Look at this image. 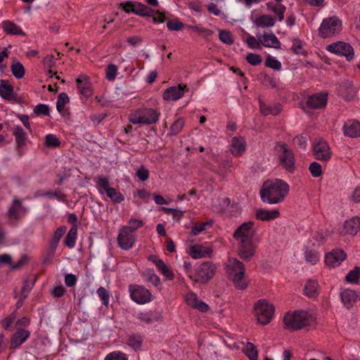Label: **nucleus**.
<instances>
[{
    "instance_id": "22",
    "label": "nucleus",
    "mask_w": 360,
    "mask_h": 360,
    "mask_svg": "<svg viewBox=\"0 0 360 360\" xmlns=\"http://www.w3.org/2000/svg\"><path fill=\"white\" fill-rule=\"evenodd\" d=\"M0 96L8 101H17V95L14 93L13 86L4 79L0 81Z\"/></svg>"
},
{
    "instance_id": "10",
    "label": "nucleus",
    "mask_w": 360,
    "mask_h": 360,
    "mask_svg": "<svg viewBox=\"0 0 360 360\" xmlns=\"http://www.w3.org/2000/svg\"><path fill=\"white\" fill-rule=\"evenodd\" d=\"M119 8H122L125 13H133L143 17H152L155 13V10L137 1H127L120 3Z\"/></svg>"
},
{
    "instance_id": "15",
    "label": "nucleus",
    "mask_w": 360,
    "mask_h": 360,
    "mask_svg": "<svg viewBox=\"0 0 360 360\" xmlns=\"http://www.w3.org/2000/svg\"><path fill=\"white\" fill-rule=\"evenodd\" d=\"M66 230V226H61L55 231L50 241L47 255L46 256L44 260V263H46L49 261H50L54 256L59 241L61 237L65 234Z\"/></svg>"
},
{
    "instance_id": "2",
    "label": "nucleus",
    "mask_w": 360,
    "mask_h": 360,
    "mask_svg": "<svg viewBox=\"0 0 360 360\" xmlns=\"http://www.w3.org/2000/svg\"><path fill=\"white\" fill-rule=\"evenodd\" d=\"M290 191L289 185L282 179L266 181L260 189L262 200L268 204H278L283 202Z\"/></svg>"
},
{
    "instance_id": "13",
    "label": "nucleus",
    "mask_w": 360,
    "mask_h": 360,
    "mask_svg": "<svg viewBox=\"0 0 360 360\" xmlns=\"http://www.w3.org/2000/svg\"><path fill=\"white\" fill-rule=\"evenodd\" d=\"M96 183L98 185L105 191L106 195L115 203H120L124 198L123 195L117 191L115 188L110 187V184L108 178L103 176L96 177Z\"/></svg>"
},
{
    "instance_id": "55",
    "label": "nucleus",
    "mask_w": 360,
    "mask_h": 360,
    "mask_svg": "<svg viewBox=\"0 0 360 360\" xmlns=\"http://www.w3.org/2000/svg\"><path fill=\"white\" fill-rule=\"evenodd\" d=\"M309 169L314 177H319L322 174L321 165L317 162H311Z\"/></svg>"
},
{
    "instance_id": "11",
    "label": "nucleus",
    "mask_w": 360,
    "mask_h": 360,
    "mask_svg": "<svg viewBox=\"0 0 360 360\" xmlns=\"http://www.w3.org/2000/svg\"><path fill=\"white\" fill-rule=\"evenodd\" d=\"M326 50L338 56H345L347 60H351L354 56L352 46L343 41L332 43L326 46Z\"/></svg>"
},
{
    "instance_id": "21",
    "label": "nucleus",
    "mask_w": 360,
    "mask_h": 360,
    "mask_svg": "<svg viewBox=\"0 0 360 360\" xmlns=\"http://www.w3.org/2000/svg\"><path fill=\"white\" fill-rule=\"evenodd\" d=\"M30 336L29 330L19 328L12 335L10 341V348L16 349L24 343Z\"/></svg>"
},
{
    "instance_id": "36",
    "label": "nucleus",
    "mask_w": 360,
    "mask_h": 360,
    "mask_svg": "<svg viewBox=\"0 0 360 360\" xmlns=\"http://www.w3.org/2000/svg\"><path fill=\"white\" fill-rule=\"evenodd\" d=\"M77 236V228L72 226L68 231L64 240V244L69 248H72L75 245V241Z\"/></svg>"
},
{
    "instance_id": "41",
    "label": "nucleus",
    "mask_w": 360,
    "mask_h": 360,
    "mask_svg": "<svg viewBox=\"0 0 360 360\" xmlns=\"http://www.w3.org/2000/svg\"><path fill=\"white\" fill-rule=\"evenodd\" d=\"M70 98L66 93H60L58 96L56 102V108L59 112H61L65 105L69 103Z\"/></svg>"
},
{
    "instance_id": "40",
    "label": "nucleus",
    "mask_w": 360,
    "mask_h": 360,
    "mask_svg": "<svg viewBox=\"0 0 360 360\" xmlns=\"http://www.w3.org/2000/svg\"><path fill=\"white\" fill-rule=\"evenodd\" d=\"M245 353L250 360H257L258 359L257 349L255 345L252 342H248L246 344Z\"/></svg>"
},
{
    "instance_id": "60",
    "label": "nucleus",
    "mask_w": 360,
    "mask_h": 360,
    "mask_svg": "<svg viewBox=\"0 0 360 360\" xmlns=\"http://www.w3.org/2000/svg\"><path fill=\"white\" fill-rule=\"evenodd\" d=\"M35 281H29L27 279H25L23 281V285L21 289V295H23V297H27L31 289L32 288Z\"/></svg>"
},
{
    "instance_id": "45",
    "label": "nucleus",
    "mask_w": 360,
    "mask_h": 360,
    "mask_svg": "<svg viewBox=\"0 0 360 360\" xmlns=\"http://www.w3.org/2000/svg\"><path fill=\"white\" fill-rule=\"evenodd\" d=\"M360 277V267L356 266L346 276V281L350 283H356Z\"/></svg>"
},
{
    "instance_id": "12",
    "label": "nucleus",
    "mask_w": 360,
    "mask_h": 360,
    "mask_svg": "<svg viewBox=\"0 0 360 360\" xmlns=\"http://www.w3.org/2000/svg\"><path fill=\"white\" fill-rule=\"evenodd\" d=\"M129 291L132 300L138 304H143L152 300L150 292L141 285H130Z\"/></svg>"
},
{
    "instance_id": "6",
    "label": "nucleus",
    "mask_w": 360,
    "mask_h": 360,
    "mask_svg": "<svg viewBox=\"0 0 360 360\" xmlns=\"http://www.w3.org/2000/svg\"><path fill=\"white\" fill-rule=\"evenodd\" d=\"M283 321L286 328L295 330L310 325V316L304 311H295L292 314L287 313Z\"/></svg>"
},
{
    "instance_id": "49",
    "label": "nucleus",
    "mask_w": 360,
    "mask_h": 360,
    "mask_svg": "<svg viewBox=\"0 0 360 360\" xmlns=\"http://www.w3.org/2000/svg\"><path fill=\"white\" fill-rule=\"evenodd\" d=\"M245 42L248 46L252 49H261V42L260 39L257 37H255L253 36H248L245 40Z\"/></svg>"
},
{
    "instance_id": "47",
    "label": "nucleus",
    "mask_w": 360,
    "mask_h": 360,
    "mask_svg": "<svg viewBox=\"0 0 360 360\" xmlns=\"http://www.w3.org/2000/svg\"><path fill=\"white\" fill-rule=\"evenodd\" d=\"M45 144L47 147L56 148L60 145V142L56 135L50 134L45 137Z\"/></svg>"
},
{
    "instance_id": "35",
    "label": "nucleus",
    "mask_w": 360,
    "mask_h": 360,
    "mask_svg": "<svg viewBox=\"0 0 360 360\" xmlns=\"http://www.w3.org/2000/svg\"><path fill=\"white\" fill-rule=\"evenodd\" d=\"M255 24L258 27H270L274 25L275 20L271 15H262L255 19Z\"/></svg>"
},
{
    "instance_id": "57",
    "label": "nucleus",
    "mask_w": 360,
    "mask_h": 360,
    "mask_svg": "<svg viewBox=\"0 0 360 360\" xmlns=\"http://www.w3.org/2000/svg\"><path fill=\"white\" fill-rule=\"evenodd\" d=\"M117 73V67L114 64H110L106 69V78L109 81L115 80Z\"/></svg>"
},
{
    "instance_id": "14",
    "label": "nucleus",
    "mask_w": 360,
    "mask_h": 360,
    "mask_svg": "<svg viewBox=\"0 0 360 360\" xmlns=\"http://www.w3.org/2000/svg\"><path fill=\"white\" fill-rule=\"evenodd\" d=\"M117 244L120 248L124 250H130L136 241L135 236L128 231L126 227H121L117 236Z\"/></svg>"
},
{
    "instance_id": "51",
    "label": "nucleus",
    "mask_w": 360,
    "mask_h": 360,
    "mask_svg": "<svg viewBox=\"0 0 360 360\" xmlns=\"http://www.w3.org/2000/svg\"><path fill=\"white\" fill-rule=\"evenodd\" d=\"M184 126V120L182 118L177 119L171 126V134L174 136L180 133Z\"/></svg>"
},
{
    "instance_id": "34",
    "label": "nucleus",
    "mask_w": 360,
    "mask_h": 360,
    "mask_svg": "<svg viewBox=\"0 0 360 360\" xmlns=\"http://www.w3.org/2000/svg\"><path fill=\"white\" fill-rule=\"evenodd\" d=\"M23 210V206L21 201L17 198H14L12 202L11 206L9 207L6 215L9 218L15 219L18 218L19 212Z\"/></svg>"
},
{
    "instance_id": "7",
    "label": "nucleus",
    "mask_w": 360,
    "mask_h": 360,
    "mask_svg": "<svg viewBox=\"0 0 360 360\" xmlns=\"http://www.w3.org/2000/svg\"><path fill=\"white\" fill-rule=\"evenodd\" d=\"M215 271V265L211 262H205L195 269V274H189V278L195 283H206L212 278Z\"/></svg>"
},
{
    "instance_id": "38",
    "label": "nucleus",
    "mask_w": 360,
    "mask_h": 360,
    "mask_svg": "<svg viewBox=\"0 0 360 360\" xmlns=\"http://www.w3.org/2000/svg\"><path fill=\"white\" fill-rule=\"evenodd\" d=\"M13 75L16 79H21L24 77L25 70L21 63L19 61H13L11 66Z\"/></svg>"
},
{
    "instance_id": "28",
    "label": "nucleus",
    "mask_w": 360,
    "mask_h": 360,
    "mask_svg": "<svg viewBox=\"0 0 360 360\" xmlns=\"http://www.w3.org/2000/svg\"><path fill=\"white\" fill-rule=\"evenodd\" d=\"M1 27L4 32L10 35H21L25 36V33L22 29L15 24L13 22L10 20H4L1 23Z\"/></svg>"
},
{
    "instance_id": "52",
    "label": "nucleus",
    "mask_w": 360,
    "mask_h": 360,
    "mask_svg": "<svg viewBox=\"0 0 360 360\" xmlns=\"http://www.w3.org/2000/svg\"><path fill=\"white\" fill-rule=\"evenodd\" d=\"M97 293L101 298L103 305L108 307L109 304L110 295L108 291L103 287H100L97 290Z\"/></svg>"
},
{
    "instance_id": "33",
    "label": "nucleus",
    "mask_w": 360,
    "mask_h": 360,
    "mask_svg": "<svg viewBox=\"0 0 360 360\" xmlns=\"http://www.w3.org/2000/svg\"><path fill=\"white\" fill-rule=\"evenodd\" d=\"M143 340V339L141 335L134 333L129 335L127 340V344L134 350L139 351L141 349Z\"/></svg>"
},
{
    "instance_id": "27",
    "label": "nucleus",
    "mask_w": 360,
    "mask_h": 360,
    "mask_svg": "<svg viewBox=\"0 0 360 360\" xmlns=\"http://www.w3.org/2000/svg\"><path fill=\"white\" fill-rule=\"evenodd\" d=\"M360 230V219L353 217L347 220L343 226V232L350 235H356Z\"/></svg>"
},
{
    "instance_id": "50",
    "label": "nucleus",
    "mask_w": 360,
    "mask_h": 360,
    "mask_svg": "<svg viewBox=\"0 0 360 360\" xmlns=\"http://www.w3.org/2000/svg\"><path fill=\"white\" fill-rule=\"evenodd\" d=\"M211 225H212V221L198 223L192 227L191 233L193 236H197L202 231H205L206 229L207 226H210Z\"/></svg>"
},
{
    "instance_id": "18",
    "label": "nucleus",
    "mask_w": 360,
    "mask_h": 360,
    "mask_svg": "<svg viewBox=\"0 0 360 360\" xmlns=\"http://www.w3.org/2000/svg\"><path fill=\"white\" fill-rule=\"evenodd\" d=\"M346 253L340 249L333 250L326 255L325 262L329 267H335L339 266L342 262L346 259Z\"/></svg>"
},
{
    "instance_id": "62",
    "label": "nucleus",
    "mask_w": 360,
    "mask_h": 360,
    "mask_svg": "<svg viewBox=\"0 0 360 360\" xmlns=\"http://www.w3.org/2000/svg\"><path fill=\"white\" fill-rule=\"evenodd\" d=\"M34 112L36 115H49V108L47 105L39 104L34 107Z\"/></svg>"
},
{
    "instance_id": "19",
    "label": "nucleus",
    "mask_w": 360,
    "mask_h": 360,
    "mask_svg": "<svg viewBox=\"0 0 360 360\" xmlns=\"http://www.w3.org/2000/svg\"><path fill=\"white\" fill-rule=\"evenodd\" d=\"M186 84L171 86L163 92L162 97L165 101H176L181 98L185 94Z\"/></svg>"
},
{
    "instance_id": "64",
    "label": "nucleus",
    "mask_w": 360,
    "mask_h": 360,
    "mask_svg": "<svg viewBox=\"0 0 360 360\" xmlns=\"http://www.w3.org/2000/svg\"><path fill=\"white\" fill-rule=\"evenodd\" d=\"M136 175L141 181H145L149 177V172L146 167L141 166L137 169Z\"/></svg>"
},
{
    "instance_id": "32",
    "label": "nucleus",
    "mask_w": 360,
    "mask_h": 360,
    "mask_svg": "<svg viewBox=\"0 0 360 360\" xmlns=\"http://www.w3.org/2000/svg\"><path fill=\"white\" fill-rule=\"evenodd\" d=\"M13 135L17 148H21L25 145L27 134L20 126H16L13 129Z\"/></svg>"
},
{
    "instance_id": "48",
    "label": "nucleus",
    "mask_w": 360,
    "mask_h": 360,
    "mask_svg": "<svg viewBox=\"0 0 360 360\" xmlns=\"http://www.w3.org/2000/svg\"><path fill=\"white\" fill-rule=\"evenodd\" d=\"M190 30L197 32L198 34L202 35L203 37L207 38L210 36H211L213 34V32L210 30L204 28L200 26H193V25H189L188 27Z\"/></svg>"
},
{
    "instance_id": "23",
    "label": "nucleus",
    "mask_w": 360,
    "mask_h": 360,
    "mask_svg": "<svg viewBox=\"0 0 360 360\" xmlns=\"http://www.w3.org/2000/svg\"><path fill=\"white\" fill-rule=\"evenodd\" d=\"M77 86L79 92L85 97H90L92 95L91 84L89 78L84 75H80L76 79Z\"/></svg>"
},
{
    "instance_id": "31",
    "label": "nucleus",
    "mask_w": 360,
    "mask_h": 360,
    "mask_svg": "<svg viewBox=\"0 0 360 360\" xmlns=\"http://www.w3.org/2000/svg\"><path fill=\"white\" fill-rule=\"evenodd\" d=\"M357 296L354 291L347 289L341 292V300L347 308H351L356 301Z\"/></svg>"
},
{
    "instance_id": "24",
    "label": "nucleus",
    "mask_w": 360,
    "mask_h": 360,
    "mask_svg": "<svg viewBox=\"0 0 360 360\" xmlns=\"http://www.w3.org/2000/svg\"><path fill=\"white\" fill-rule=\"evenodd\" d=\"M344 134L347 136L356 138L360 136V122L355 120H348L343 127Z\"/></svg>"
},
{
    "instance_id": "61",
    "label": "nucleus",
    "mask_w": 360,
    "mask_h": 360,
    "mask_svg": "<svg viewBox=\"0 0 360 360\" xmlns=\"http://www.w3.org/2000/svg\"><path fill=\"white\" fill-rule=\"evenodd\" d=\"M105 360H127L126 355L120 352H114L108 354Z\"/></svg>"
},
{
    "instance_id": "39",
    "label": "nucleus",
    "mask_w": 360,
    "mask_h": 360,
    "mask_svg": "<svg viewBox=\"0 0 360 360\" xmlns=\"http://www.w3.org/2000/svg\"><path fill=\"white\" fill-rule=\"evenodd\" d=\"M17 317V311H13L8 316L1 319L0 321V325L1 327L6 330H9L11 328V326Z\"/></svg>"
},
{
    "instance_id": "3",
    "label": "nucleus",
    "mask_w": 360,
    "mask_h": 360,
    "mask_svg": "<svg viewBox=\"0 0 360 360\" xmlns=\"http://www.w3.org/2000/svg\"><path fill=\"white\" fill-rule=\"evenodd\" d=\"M226 269L236 288L238 290L247 288L248 281L245 276V270L243 262L236 258L229 259Z\"/></svg>"
},
{
    "instance_id": "30",
    "label": "nucleus",
    "mask_w": 360,
    "mask_h": 360,
    "mask_svg": "<svg viewBox=\"0 0 360 360\" xmlns=\"http://www.w3.org/2000/svg\"><path fill=\"white\" fill-rule=\"evenodd\" d=\"M245 141L242 138L232 139L231 152L235 156H240L245 151Z\"/></svg>"
},
{
    "instance_id": "63",
    "label": "nucleus",
    "mask_w": 360,
    "mask_h": 360,
    "mask_svg": "<svg viewBox=\"0 0 360 360\" xmlns=\"http://www.w3.org/2000/svg\"><path fill=\"white\" fill-rule=\"evenodd\" d=\"M167 27L168 30H169L171 31H179L184 27V24L181 22L176 20L169 21L167 23Z\"/></svg>"
},
{
    "instance_id": "26",
    "label": "nucleus",
    "mask_w": 360,
    "mask_h": 360,
    "mask_svg": "<svg viewBox=\"0 0 360 360\" xmlns=\"http://www.w3.org/2000/svg\"><path fill=\"white\" fill-rule=\"evenodd\" d=\"M155 264L158 270L169 281L174 279V274L172 269L160 259H156L153 256L150 257Z\"/></svg>"
},
{
    "instance_id": "44",
    "label": "nucleus",
    "mask_w": 360,
    "mask_h": 360,
    "mask_svg": "<svg viewBox=\"0 0 360 360\" xmlns=\"http://www.w3.org/2000/svg\"><path fill=\"white\" fill-rule=\"evenodd\" d=\"M206 255V252L200 246L194 245L191 248L190 255L194 259L205 257Z\"/></svg>"
},
{
    "instance_id": "8",
    "label": "nucleus",
    "mask_w": 360,
    "mask_h": 360,
    "mask_svg": "<svg viewBox=\"0 0 360 360\" xmlns=\"http://www.w3.org/2000/svg\"><path fill=\"white\" fill-rule=\"evenodd\" d=\"M341 30V20L333 16L326 18L322 21L319 29V34L322 38H328L338 34Z\"/></svg>"
},
{
    "instance_id": "1",
    "label": "nucleus",
    "mask_w": 360,
    "mask_h": 360,
    "mask_svg": "<svg viewBox=\"0 0 360 360\" xmlns=\"http://www.w3.org/2000/svg\"><path fill=\"white\" fill-rule=\"evenodd\" d=\"M254 232V222L249 221L240 225L233 233V237L238 242V255L244 260H249L255 253Z\"/></svg>"
},
{
    "instance_id": "29",
    "label": "nucleus",
    "mask_w": 360,
    "mask_h": 360,
    "mask_svg": "<svg viewBox=\"0 0 360 360\" xmlns=\"http://www.w3.org/2000/svg\"><path fill=\"white\" fill-rule=\"evenodd\" d=\"M280 216V212L278 210H267L265 209H259L256 212V218L261 221H270L277 219Z\"/></svg>"
},
{
    "instance_id": "5",
    "label": "nucleus",
    "mask_w": 360,
    "mask_h": 360,
    "mask_svg": "<svg viewBox=\"0 0 360 360\" xmlns=\"http://www.w3.org/2000/svg\"><path fill=\"white\" fill-rule=\"evenodd\" d=\"M160 113L153 108H143L129 115V120L134 124H152L159 120Z\"/></svg>"
},
{
    "instance_id": "16",
    "label": "nucleus",
    "mask_w": 360,
    "mask_h": 360,
    "mask_svg": "<svg viewBox=\"0 0 360 360\" xmlns=\"http://www.w3.org/2000/svg\"><path fill=\"white\" fill-rule=\"evenodd\" d=\"M313 151L315 158L321 161H328L331 157L330 147L327 142L319 140L314 143Z\"/></svg>"
},
{
    "instance_id": "54",
    "label": "nucleus",
    "mask_w": 360,
    "mask_h": 360,
    "mask_svg": "<svg viewBox=\"0 0 360 360\" xmlns=\"http://www.w3.org/2000/svg\"><path fill=\"white\" fill-rule=\"evenodd\" d=\"M305 259L307 262L312 264H316L320 258L319 254L314 250H306L304 253Z\"/></svg>"
},
{
    "instance_id": "43",
    "label": "nucleus",
    "mask_w": 360,
    "mask_h": 360,
    "mask_svg": "<svg viewBox=\"0 0 360 360\" xmlns=\"http://www.w3.org/2000/svg\"><path fill=\"white\" fill-rule=\"evenodd\" d=\"M143 225V223L141 220L131 218L129 221V225L128 226H123L122 227H126L128 229V231L133 233L134 234L135 231L142 227Z\"/></svg>"
},
{
    "instance_id": "59",
    "label": "nucleus",
    "mask_w": 360,
    "mask_h": 360,
    "mask_svg": "<svg viewBox=\"0 0 360 360\" xmlns=\"http://www.w3.org/2000/svg\"><path fill=\"white\" fill-rule=\"evenodd\" d=\"M247 61L252 65H258L262 61V57L256 53H250L246 56Z\"/></svg>"
},
{
    "instance_id": "25",
    "label": "nucleus",
    "mask_w": 360,
    "mask_h": 360,
    "mask_svg": "<svg viewBox=\"0 0 360 360\" xmlns=\"http://www.w3.org/2000/svg\"><path fill=\"white\" fill-rule=\"evenodd\" d=\"M259 108L261 113L264 115H278L282 110L281 105L280 104H276L274 105H269L266 104L262 98H259Z\"/></svg>"
},
{
    "instance_id": "58",
    "label": "nucleus",
    "mask_w": 360,
    "mask_h": 360,
    "mask_svg": "<svg viewBox=\"0 0 360 360\" xmlns=\"http://www.w3.org/2000/svg\"><path fill=\"white\" fill-rule=\"evenodd\" d=\"M146 281L147 282L153 283L155 287H159L160 285V279L155 274L153 273V271H148V273L146 275Z\"/></svg>"
},
{
    "instance_id": "20",
    "label": "nucleus",
    "mask_w": 360,
    "mask_h": 360,
    "mask_svg": "<svg viewBox=\"0 0 360 360\" xmlns=\"http://www.w3.org/2000/svg\"><path fill=\"white\" fill-rule=\"evenodd\" d=\"M257 37L260 39L261 45L276 49H281V42L277 37L272 32L264 33V34H257Z\"/></svg>"
},
{
    "instance_id": "9",
    "label": "nucleus",
    "mask_w": 360,
    "mask_h": 360,
    "mask_svg": "<svg viewBox=\"0 0 360 360\" xmlns=\"http://www.w3.org/2000/svg\"><path fill=\"white\" fill-rule=\"evenodd\" d=\"M255 316L262 325L268 324L274 314V307L265 300H259L255 306Z\"/></svg>"
},
{
    "instance_id": "53",
    "label": "nucleus",
    "mask_w": 360,
    "mask_h": 360,
    "mask_svg": "<svg viewBox=\"0 0 360 360\" xmlns=\"http://www.w3.org/2000/svg\"><path fill=\"white\" fill-rule=\"evenodd\" d=\"M219 38L224 44L231 45L233 43L232 34L227 30L219 31Z\"/></svg>"
},
{
    "instance_id": "37",
    "label": "nucleus",
    "mask_w": 360,
    "mask_h": 360,
    "mask_svg": "<svg viewBox=\"0 0 360 360\" xmlns=\"http://www.w3.org/2000/svg\"><path fill=\"white\" fill-rule=\"evenodd\" d=\"M304 293L309 297L318 295V283L314 280H309L304 287Z\"/></svg>"
},
{
    "instance_id": "42",
    "label": "nucleus",
    "mask_w": 360,
    "mask_h": 360,
    "mask_svg": "<svg viewBox=\"0 0 360 360\" xmlns=\"http://www.w3.org/2000/svg\"><path fill=\"white\" fill-rule=\"evenodd\" d=\"M291 50L297 55H305L306 53L302 41L298 39H294L292 40Z\"/></svg>"
},
{
    "instance_id": "17",
    "label": "nucleus",
    "mask_w": 360,
    "mask_h": 360,
    "mask_svg": "<svg viewBox=\"0 0 360 360\" xmlns=\"http://www.w3.org/2000/svg\"><path fill=\"white\" fill-rule=\"evenodd\" d=\"M327 101V93H317L308 98L307 106L311 109H321L326 107Z\"/></svg>"
},
{
    "instance_id": "56",
    "label": "nucleus",
    "mask_w": 360,
    "mask_h": 360,
    "mask_svg": "<svg viewBox=\"0 0 360 360\" xmlns=\"http://www.w3.org/2000/svg\"><path fill=\"white\" fill-rule=\"evenodd\" d=\"M137 318L141 323L150 324L153 321V314L151 311L140 312L137 314Z\"/></svg>"
},
{
    "instance_id": "4",
    "label": "nucleus",
    "mask_w": 360,
    "mask_h": 360,
    "mask_svg": "<svg viewBox=\"0 0 360 360\" xmlns=\"http://www.w3.org/2000/svg\"><path fill=\"white\" fill-rule=\"evenodd\" d=\"M274 150L278 158L280 165L288 172L292 173L295 170V159L293 152L287 144L283 142H277Z\"/></svg>"
},
{
    "instance_id": "46",
    "label": "nucleus",
    "mask_w": 360,
    "mask_h": 360,
    "mask_svg": "<svg viewBox=\"0 0 360 360\" xmlns=\"http://www.w3.org/2000/svg\"><path fill=\"white\" fill-rule=\"evenodd\" d=\"M265 65L276 70H280L282 67L281 62L271 56L266 57Z\"/></svg>"
}]
</instances>
